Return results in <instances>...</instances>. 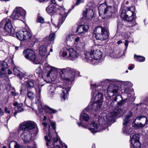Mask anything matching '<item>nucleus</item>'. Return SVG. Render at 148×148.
I'll use <instances>...</instances> for the list:
<instances>
[{"instance_id": "1", "label": "nucleus", "mask_w": 148, "mask_h": 148, "mask_svg": "<svg viewBox=\"0 0 148 148\" xmlns=\"http://www.w3.org/2000/svg\"><path fill=\"white\" fill-rule=\"evenodd\" d=\"M122 111L119 108L114 109L106 116L107 121L103 116H99L98 122L93 121L88 127L89 130L93 133L104 130L107 127L106 123L108 122H114L115 117L119 114H122Z\"/></svg>"}, {"instance_id": "2", "label": "nucleus", "mask_w": 148, "mask_h": 148, "mask_svg": "<svg viewBox=\"0 0 148 148\" xmlns=\"http://www.w3.org/2000/svg\"><path fill=\"white\" fill-rule=\"evenodd\" d=\"M38 132L37 125L32 121H24L19 125L18 132L20 133V137L25 143H28L32 140V134H36Z\"/></svg>"}, {"instance_id": "3", "label": "nucleus", "mask_w": 148, "mask_h": 148, "mask_svg": "<svg viewBox=\"0 0 148 148\" xmlns=\"http://www.w3.org/2000/svg\"><path fill=\"white\" fill-rule=\"evenodd\" d=\"M63 73H64L66 76H65L64 73L61 74V77L64 80V82H68V84L67 85L64 86L60 93V97L62 101L65 100L69 94V92L71 88V82L74 79L75 76H79V72L74 69L67 67L66 69H61Z\"/></svg>"}, {"instance_id": "4", "label": "nucleus", "mask_w": 148, "mask_h": 148, "mask_svg": "<svg viewBox=\"0 0 148 148\" xmlns=\"http://www.w3.org/2000/svg\"><path fill=\"white\" fill-rule=\"evenodd\" d=\"M132 84L129 81L122 82L114 80L112 84H110L108 87L107 94L109 97L112 96L116 94L120 93V88L132 87Z\"/></svg>"}, {"instance_id": "5", "label": "nucleus", "mask_w": 148, "mask_h": 148, "mask_svg": "<svg viewBox=\"0 0 148 148\" xmlns=\"http://www.w3.org/2000/svg\"><path fill=\"white\" fill-rule=\"evenodd\" d=\"M43 70L42 72V77L47 82L53 81L56 79V74L55 73L57 71H60L61 75L64 73L65 76L66 74L64 72L63 73L61 69H58L52 66L47 63H45L43 65Z\"/></svg>"}, {"instance_id": "6", "label": "nucleus", "mask_w": 148, "mask_h": 148, "mask_svg": "<svg viewBox=\"0 0 148 148\" xmlns=\"http://www.w3.org/2000/svg\"><path fill=\"white\" fill-rule=\"evenodd\" d=\"M94 33L96 39L101 41L107 39L109 36L108 29L102 26H98L95 28Z\"/></svg>"}, {"instance_id": "7", "label": "nucleus", "mask_w": 148, "mask_h": 148, "mask_svg": "<svg viewBox=\"0 0 148 148\" xmlns=\"http://www.w3.org/2000/svg\"><path fill=\"white\" fill-rule=\"evenodd\" d=\"M48 136L49 137V139L48 138V137L47 136H45V139L47 141L46 145L48 148H49L48 147L49 146V144H50L51 146L52 145L51 148H53V147H56V148H60V146L56 144L58 141H59L60 144L62 145V147H65L64 148H67V146L64 143H63L62 141L60 140V138L58 136L57 133L56 134V137H54L52 140H51L52 137L49 131Z\"/></svg>"}, {"instance_id": "8", "label": "nucleus", "mask_w": 148, "mask_h": 148, "mask_svg": "<svg viewBox=\"0 0 148 148\" xmlns=\"http://www.w3.org/2000/svg\"><path fill=\"white\" fill-rule=\"evenodd\" d=\"M98 10L100 15L103 14L105 18L109 19L111 18L112 13L114 12V8L104 3L99 5Z\"/></svg>"}, {"instance_id": "9", "label": "nucleus", "mask_w": 148, "mask_h": 148, "mask_svg": "<svg viewBox=\"0 0 148 148\" xmlns=\"http://www.w3.org/2000/svg\"><path fill=\"white\" fill-rule=\"evenodd\" d=\"M132 124L135 128L141 129L144 127L147 126L148 124V119L146 116L140 115L134 120Z\"/></svg>"}, {"instance_id": "10", "label": "nucleus", "mask_w": 148, "mask_h": 148, "mask_svg": "<svg viewBox=\"0 0 148 148\" xmlns=\"http://www.w3.org/2000/svg\"><path fill=\"white\" fill-rule=\"evenodd\" d=\"M130 8H126L125 13L122 12L121 16L129 22V26H133L136 25L135 19L134 17V12L130 10Z\"/></svg>"}, {"instance_id": "11", "label": "nucleus", "mask_w": 148, "mask_h": 148, "mask_svg": "<svg viewBox=\"0 0 148 148\" xmlns=\"http://www.w3.org/2000/svg\"><path fill=\"white\" fill-rule=\"evenodd\" d=\"M133 116L132 113L130 111H129L126 116L123 119V131L124 133L130 134L131 133L132 130L130 126L129 122L131 120Z\"/></svg>"}, {"instance_id": "12", "label": "nucleus", "mask_w": 148, "mask_h": 148, "mask_svg": "<svg viewBox=\"0 0 148 148\" xmlns=\"http://www.w3.org/2000/svg\"><path fill=\"white\" fill-rule=\"evenodd\" d=\"M91 87L92 88V92L91 95L92 97V100H95V101L101 102L102 103L103 99V94L100 92H98L97 94L95 90L101 89V86H98L95 84L93 85L91 84Z\"/></svg>"}, {"instance_id": "13", "label": "nucleus", "mask_w": 148, "mask_h": 148, "mask_svg": "<svg viewBox=\"0 0 148 148\" xmlns=\"http://www.w3.org/2000/svg\"><path fill=\"white\" fill-rule=\"evenodd\" d=\"M23 55L25 57L35 64H38L40 63V61L36 57L34 52L32 50L27 49L23 51Z\"/></svg>"}, {"instance_id": "14", "label": "nucleus", "mask_w": 148, "mask_h": 148, "mask_svg": "<svg viewBox=\"0 0 148 148\" xmlns=\"http://www.w3.org/2000/svg\"><path fill=\"white\" fill-rule=\"evenodd\" d=\"M89 106H88L80 114V122H77V124L79 127H82L85 128H87L88 127V124L86 123L84 124L83 122V121H88L89 119V116L85 112L88 111V110H89L88 107Z\"/></svg>"}, {"instance_id": "15", "label": "nucleus", "mask_w": 148, "mask_h": 148, "mask_svg": "<svg viewBox=\"0 0 148 148\" xmlns=\"http://www.w3.org/2000/svg\"><path fill=\"white\" fill-rule=\"evenodd\" d=\"M25 11L21 7L16 8L13 11L11 15L14 20H20V18L24 17L26 14Z\"/></svg>"}, {"instance_id": "16", "label": "nucleus", "mask_w": 148, "mask_h": 148, "mask_svg": "<svg viewBox=\"0 0 148 148\" xmlns=\"http://www.w3.org/2000/svg\"><path fill=\"white\" fill-rule=\"evenodd\" d=\"M57 8L56 12L58 14L61 15V17H60L59 19V22L58 24V27L60 26L63 23L66 17L67 14L66 13L64 9L62 7H57Z\"/></svg>"}, {"instance_id": "17", "label": "nucleus", "mask_w": 148, "mask_h": 148, "mask_svg": "<svg viewBox=\"0 0 148 148\" xmlns=\"http://www.w3.org/2000/svg\"><path fill=\"white\" fill-rule=\"evenodd\" d=\"M4 28L8 34L9 35L13 34L14 32L11 21L8 18H6V23L5 24Z\"/></svg>"}, {"instance_id": "18", "label": "nucleus", "mask_w": 148, "mask_h": 148, "mask_svg": "<svg viewBox=\"0 0 148 148\" xmlns=\"http://www.w3.org/2000/svg\"><path fill=\"white\" fill-rule=\"evenodd\" d=\"M41 86L39 87L38 89H36L35 91L36 92V103L38 104V107L40 108V110H39V113L41 112L43 110L42 108V106L41 105V102L40 100V93L41 92Z\"/></svg>"}, {"instance_id": "19", "label": "nucleus", "mask_w": 148, "mask_h": 148, "mask_svg": "<svg viewBox=\"0 0 148 148\" xmlns=\"http://www.w3.org/2000/svg\"><path fill=\"white\" fill-rule=\"evenodd\" d=\"M68 52L69 53V58L71 60H74L78 56V53L73 48L69 49Z\"/></svg>"}, {"instance_id": "20", "label": "nucleus", "mask_w": 148, "mask_h": 148, "mask_svg": "<svg viewBox=\"0 0 148 148\" xmlns=\"http://www.w3.org/2000/svg\"><path fill=\"white\" fill-rule=\"evenodd\" d=\"M93 59H94V64H97V61L101 58L102 52L99 50H92Z\"/></svg>"}, {"instance_id": "21", "label": "nucleus", "mask_w": 148, "mask_h": 148, "mask_svg": "<svg viewBox=\"0 0 148 148\" xmlns=\"http://www.w3.org/2000/svg\"><path fill=\"white\" fill-rule=\"evenodd\" d=\"M93 15V10L89 7H88L85 9L83 14V15L84 17L89 19H92Z\"/></svg>"}, {"instance_id": "22", "label": "nucleus", "mask_w": 148, "mask_h": 148, "mask_svg": "<svg viewBox=\"0 0 148 148\" xmlns=\"http://www.w3.org/2000/svg\"><path fill=\"white\" fill-rule=\"evenodd\" d=\"M93 103L91 106H88L89 110L91 108L94 110L97 111L101 108L102 103L101 101L99 102L95 100H92Z\"/></svg>"}, {"instance_id": "23", "label": "nucleus", "mask_w": 148, "mask_h": 148, "mask_svg": "<svg viewBox=\"0 0 148 148\" xmlns=\"http://www.w3.org/2000/svg\"><path fill=\"white\" fill-rule=\"evenodd\" d=\"M84 56L85 59L87 62H91L92 64H94V60L93 59L92 50L86 51Z\"/></svg>"}, {"instance_id": "24", "label": "nucleus", "mask_w": 148, "mask_h": 148, "mask_svg": "<svg viewBox=\"0 0 148 148\" xmlns=\"http://www.w3.org/2000/svg\"><path fill=\"white\" fill-rule=\"evenodd\" d=\"M43 43L44 45H41L39 47V53L42 56L47 57L49 53H47V46L48 45Z\"/></svg>"}, {"instance_id": "25", "label": "nucleus", "mask_w": 148, "mask_h": 148, "mask_svg": "<svg viewBox=\"0 0 148 148\" xmlns=\"http://www.w3.org/2000/svg\"><path fill=\"white\" fill-rule=\"evenodd\" d=\"M56 37V35L55 33H51L49 37L47 36L42 41V43L48 45L51 43V41H53Z\"/></svg>"}, {"instance_id": "26", "label": "nucleus", "mask_w": 148, "mask_h": 148, "mask_svg": "<svg viewBox=\"0 0 148 148\" xmlns=\"http://www.w3.org/2000/svg\"><path fill=\"white\" fill-rule=\"evenodd\" d=\"M88 28V25H80L77 28L76 32L78 34L82 35L87 32Z\"/></svg>"}, {"instance_id": "27", "label": "nucleus", "mask_w": 148, "mask_h": 148, "mask_svg": "<svg viewBox=\"0 0 148 148\" xmlns=\"http://www.w3.org/2000/svg\"><path fill=\"white\" fill-rule=\"evenodd\" d=\"M13 72L14 74L19 77L22 80L25 79L24 75L21 73L19 70V68L17 67H15L13 69Z\"/></svg>"}, {"instance_id": "28", "label": "nucleus", "mask_w": 148, "mask_h": 148, "mask_svg": "<svg viewBox=\"0 0 148 148\" xmlns=\"http://www.w3.org/2000/svg\"><path fill=\"white\" fill-rule=\"evenodd\" d=\"M130 138L131 143L133 144L134 142L139 140V136L138 134L132 133L130 136Z\"/></svg>"}, {"instance_id": "29", "label": "nucleus", "mask_w": 148, "mask_h": 148, "mask_svg": "<svg viewBox=\"0 0 148 148\" xmlns=\"http://www.w3.org/2000/svg\"><path fill=\"white\" fill-rule=\"evenodd\" d=\"M75 36L72 34H69L66 36V42L67 44H70L73 40Z\"/></svg>"}, {"instance_id": "30", "label": "nucleus", "mask_w": 148, "mask_h": 148, "mask_svg": "<svg viewBox=\"0 0 148 148\" xmlns=\"http://www.w3.org/2000/svg\"><path fill=\"white\" fill-rule=\"evenodd\" d=\"M57 8V7H55L52 6H49L46 8V10L49 13L53 14L56 12Z\"/></svg>"}, {"instance_id": "31", "label": "nucleus", "mask_w": 148, "mask_h": 148, "mask_svg": "<svg viewBox=\"0 0 148 148\" xmlns=\"http://www.w3.org/2000/svg\"><path fill=\"white\" fill-rule=\"evenodd\" d=\"M122 100V97L119 95H117L113 99V101H117V102H118L117 104L119 105H121L123 103L122 101H121Z\"/></svg>"}, {"instance_id": "32", "label": "nucleus", "mask_w": 148, "mask_h": 148, "mask_svg": "<svg viewBox=\"0 0 148 148\" xmlns=\"http://www.w3.org/2000/svg\"><path fill=\"white\" fill-rule=\"evenodd\" d=\"M27 87L28 88H31L34 87L36 85V82L35 81L33 80H30L26 81Z\"/></svg>"}, {"instance_id": "33", "label": "nucleus", "mask_w": 148, "mask_h": 148, "mask_svg": "<svg viewBox=\"0 0 148 148\" xmlns=\"http://www.w3.org/2000/svg\"><path fill=\"white\" fill-rule=\"evenodd\" d=\"M24 34L23 31H21L18 32L16 34V36L17 38L20 40H24Z\"/></svg>"}, {"instance_id": "34", "label": "nucleus", "mask_w": 148, "mask_h": 148, "mask_svg": "<svg viewBox=\"0 0 148 148\" xmlns=\"http://www.w3.org/2000/svg\"><path fill=\"white\" fill-rule=\"evenodd\" d=\"M24 34V40H28L30 39L32 36L31 32L27 31H23Z\"/></svg>"}, {"instance_id": "35", "label": "nucleus", "mask_w": 148, "mask_h": 148, "mask_svg": "<svg viewBox=\"0 0 148 148\" xmlns=\"http://www.w3.org/2000/svg\"><path fill=\"white\" fill-rule=\"evenodd\" d=\"M9 148H20L21 146L14 141H11L9 143Z\"/></svg>"}, {"instance_id": "36", "label": "nucleus", "mask_w": 148, "mask_h": 148, "mask_svg": "<svg viewBox=\"0 0 148 148\" xmlns=\"http://www.w3.org/2000/svg\"><path fill=\"white\" fill-rule=\"evenodd\" d=\"M69 49L65 48H63L60 52V55L62 57H64L67 55Z\"/></svg>"}, {"instance_id": "37", "label": "nucleus", "mask_w": 148, "mask_h": 148, "mask_svg": "<svg viewBox=\"0 0 148 148\" xmlns=\"http://www.w3.org/2000/svg\"><path fill=\"white\" fill-rule=\"evenodd\" d=\"M45 110L49 114H54L57 112V110L48 107H46L45 108Z\"/></svg>"}, {"instance_id": "38", "label": "nucleus", "mask_w": 148, "mask_h": 148, "mask_svg": "<svg viewBox=\"0 0 148 148\" xmlns=\"http://www.w3.org/2000/svg\"><path fill=\"white\" fill-rule=\"evenodd\" d=\"M134 58L136 59L135 60L136 61H138L140 62H144L145 60V58L144 57L136 55H134Z\"/></svg>"}, {"instance_id": "39", "label": "nucleus", "mask_w": 148, "mask_h": 148, "mask_svg": "<svg viewBox=\"0 0 148 148\" xmlns=\"http://www.w3.org/2000/svg\"><path fill=\"white\" fill-rule=\"evenodd\" d=\"M15 112L14 113V115L15 116H16L17 113L18 112H21L23 110V109L22 108H15Z\"/></svg>"}, {"instance_id": "40", "label": "nucleus", "mask_w": 148, "mask_h": 148, "mask_svg": "<svg viewBox=\"0 0 148 148\" xmlns=\"http://www.w3.org/2000/svg\"><path fill=\"white\" fill-rule=\"evenodd\" d=\"M27 95L28 97L31 99H33L35 97L34 94L33 92L31 91H28Z\"/></svg>"}, {"instance_id": "41", "label": "nucleus", "mask_w": 148, "mask_h": 148, "mask_svg": "<svg viewBox=\"0 0 148 148\" xmlns=\"http://www.w3.org/2000/svg\"><path fill=\"white\" fill-rule=\"evenodd\" d=\"M132 144L133 145L134 148H140L141 146V144L139 140L134 142L133 144Z\"/></svg>"}, {"instance_id": "42", "label": "nucleus", "mask_w": 148, "mask_h": 148, "mask_svg": "<svg viewBox=\"0 0 148 148\" xmlns=\"http://www.w3.org/2000/svg\"><path fill=\"white\" fill-rule=\"evenodd\" d=\"M131 87H126L124 88H121L123 92H124L125 93H127L128 95H129L130 91V89Z\"/></svg>"}, {"instance_id": "43", "label": "nucleus", "mask_w": 148, "mask_h": 148, "mask_svg": "<svg viewBox=\"0 0 148 148\" xmlns=\"http://www.w3.org/2000/svg\"><path fill=\"white\" fill-rule=\"evenodd\" d=\"M0 67H3L5 69L7 68V64L5 62H1L0 63Z\"/></svg>"}, {"instance_id": "44", "label": "nucleus", "mask_w": 148, "mask_h": 148, "mask_svg": "<svg viewBox=\"0 0 148 148\" xmlns=\"http://www.w3.org/2000/svg\"><path fill=\"white\" fill-rule=\"evenodd\" d=\"M36 73L38 74V75H40L42 72V70L40 67V66L38 67L36 70Z\"/></svg>"}, {"instance_id": "45", "label": "nucleus", "mask_w": 148, "mask_h": 148, "mask_svg": "<svg viewBox=\"0 0 148 148\" xmlns=\"http://www.w3.org/2000/svg\"><path fill=\"white\" fill-rule=\"evenodd\" d=\"M4 68L0 67V78L2 77V75L4 73Z\"/></svg>"}, {"instance_id": "46", "label": "nucleus", "mask_w": 148, "mask_h": 148, "mask_svg": "<svg viewBox=\"0 0 148 148\" xmlns=\"http://www.w3.org/2000/svg\"><path fill=\"white\" fill-rule=\"evenodd\" d=\"M128 99L130 101H133L135 99L133 95H130V94L128 95Z\"/></svg>"}, {"instance_id": "47", "label": "nucleus", "mask_w": 148, "mask_h": 148, "mask_svg": "<svg viewBox=\"0 0 148 148\" xmlns=\"http://www.w3.org/2000/svg\"><path fill=\"white\" fill-rule=\"evenodd\" d=\"M52 89H54L53 87L51 88L49 91V94L50 95V97H52L54 95V91L52 90Z\"/></svg>"}, {"instance_id": "48", "label": "nucleus", "mask_w": 148, "mask_h": 148, "mask_svg": "<svg viewBox=\"0 0 148 148\" xmlns=\"http://www.w3.org/2000/svg\"><path fill=\"white\" fill-rule=\"evenodd\" d=\"M6 23V18L3 19L0 23V28L2 27Z\"/></svg>"}, {"instance_id": "49", "label": "nucleus", "mask_w": 148, "mask_h": 148, "mask_svg": "<svg viewBox=\"0 0 148 148\" xmlns=\"http://www.w3.org/2000/svg\"><path fill=\"white\" fill-rule=\"evenodd\" d=\"M38 21L40 23H43L44 22V18L42 17H39L38 19Z\"/></svg>"}, {"instance_id": "50", "label": "nucleus", "mask_w": 148, "mask_h": 148, "mask_svg": "<svg viewBox=\"0 0 148 148\" xmlns=\"http://www.w3.org/2000/svg\"><path fill=\"white\" fill-rule=\"evenodd\" d=\"M75 44H78L79 42H80V38L79 37H77L75 39Z\"/></svg>"}, {"instance_id": "51", "label": "nucleus", "mask_w": 148, "mask_h": 148, "mask_svg": "<svg viewBox=\"0 0 148 148\" xmlns=\"http://www.w3.org/2000/svg\"><path fill=\"white\" fill-rule=\"evenodd\" d=\"M4 111L5 113H8L9 114H10V111L8 110V108L6 107H5L4 109Z\"/></svg>"}, {"instance_id": "52", "label": "nucleus", "mask_w": 148, "mask_h": 148, "mask_svg": "<svg viewBox=\"0 0 148 148\" xmlns=\"http://www.w3.org/2000/svg\"><path fill=\"white\" fill-rule=\"evenodd\" d=\"M12 95L14 96H18L19 95V93L18 92H15L13 91L11 92Z\"/></svg>"}, {"instance_id": "53", "label": "nucleus", "mask_w": 148, "mask_h": 148, "mask_svg": "<svg viewBox=\"0 0 148 148\" xmlns=\"http://www.w3.org/2000/svg\"><path fill=\"white\" fill-rule=\"evenodd\" d=\"M51 125L52 128L53 129H55L56 128V123L55 122H53L51 124Z\"/></svg>"}, {"instance_id": "54", "label": "nucleus", "mask_w": 148, "mask_h": 148, "mask_svg": "<svg viewBox=\"0 0 148 148\" xmlns=\"http://www.w3.org/2000/svg\"><path fill=\"white\" fill-rule=\"evenodd\" d=\"M81 0H77L75 5H79L81 3Z\"/></svg>"}, {"instance_id": "55", "label": "nucleus", "mask_w": 148, "mask_h": 148, "mask_svg": "<svg viewBox=\"0 0 148 148\" xmlns=\"http://www.w3.org/2000/svg\"><path fill=\"white\" fill-rule=\"evenodd\" d=\"M125 45L126 47V49L128 45V41L127 40H125Z\"/></svg>"}, {"instance_id": "56", "label": "nucleus", "mask_w": 148, "mask_h": 148, "mask_svg": "<svg viewBox=\"0 0 148 148\" xmlns=\"http://www.w3.org/2000/svg\"><path fill=\"white\" fill-rule=\"evenodd\" d=\"M42 125H44L45 127L43 129L45 130V127L47 126V124L45 122H42Z\"/></svg>"}, {"instance_id": "57", "label": "nucleus", "mask_w": 148, "mask_h": 148, "mask_svg": "<svg viewBox=\"0 0 148 148\" xmlns=\"http://www.w3.org/2000/svg\"><path fill=\"white\" fill-rule=\"evenodd\" d=\"M0 114L1 115H3L4 112L0 108Z\"/></svg>"}, {"instance_id": "58", "label": "nucleus", "mask_w": 148, "mask_h": 148, "mask_svg": "<svg viewBox=\"0 0 148 148\" xmlns=\"http://www.w3.org/2000/svg\"><path fill=\"white\" fill-rule=\"evenodd\" d=\"M23 106V104L22 103H19L18 105V106H17L16 108H22Z\"/></svg>"}, {"instance_id": "59", "label": "nucleus", "mask_w": 148, "mask_h": 148, "mask_svg": "<svg viewBox=\"0 0 148 148\" xmlns=\"http://www.w3.org/2000/svg\"><path fill=\"white\" fill-rule=\"evenodd\" d=\"M13 105L14 106H18V103L16 102H15L14 103H13Z\"/></svg>"}, {"instance_id": "60", "label": "nucleus", "mask_w": 148, "mask_h": 148, "mask_svg": "<svg viewBox=\"0 0 148 148\" xmlns=\"http://www.w3.org/2000/svg\"><path fill=\"white\" fill-rule=\"evenodd\" d=\"M8 73L9 74H12V71L10 69H8Z\"/></svg>"}, {"instance_id": "61", "label": "nucleus", "mask_w": 148, "mask_h": 148, "mask_svg": "<svg viewBox=\"0 0 148 148\" xmlns=\"http://www.w3.org/2000/svg\"><path fill=\"white\" fill-rule=\"evenodd\" d=\"M51 1L53 4H55L56 3L55 0H51Z\"/></svg>"}, {"instance_id": "62", "label": "nucleus", "mask_w": 148, "mask_h": 148, "mask_svg": "<svg viewBox=\"0 0 148 148\" xmlns=\"http://www.w3.org/2000/svg\"><path fill=\"white\" fill-rule=\"evenodd\" d=\"M128 69L129 70H131L133 69V67L131 66H130L128 67Z\"/></svg>"}, {"instance_id": "63", "label": "nucleus", "mask_w": 148, "mask_h": 148, "mask_svg": "<svg viewBox=\"0 0 148 148\" xmlns=\"http://www.w3.org/2000/svg\"><path fill=\"white\" fill-rule=\"evenodd\" d=\"M20 148H31L29 147V146H26L25 147H21Z\"/></svg>"}, {"instance_id": "64", "label": "nucleus", "mask_w": 148, "mask_h": 148, "mask_svg": "<svg viewBox=\"0 0 148 148\" xmlns=\"http://www.w3.org/2000/svg\"><path fill=\"white\" fill-rule=\"evenodd\" d=\"M122 42V41L121 40H120V41H118L117 42V43L118 44H120Z\"/></svg>"}]
</instances>
